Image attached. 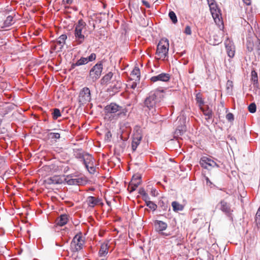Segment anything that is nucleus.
<instances>
[{
  "mask_svg": "<svg viewBox=\"0 0 260 260\" xmlns=\"http://www.w3.org/2000/svg\"><path fill=\"white\" fill-rule=\"evenodd\" d=\"M165 90L161 88L151 91L144 101V106L149 110H155L164 98Z\"/></svg>",
  "mask_w": 260,
  "mask_h": 260,
  "instance_id": "obj_1",
  "label": "nucleus"
},
{
  "mask_svg": "<svg viewBox=\"0 0 260 260\" xmlns=\"http://www.w3.org/2000/svg\"><path fill=\"white\" fill-rule=\"evenodd\" d=\"M87 26L83 19H79L75 25L74 35L75 42L77 45L82 44L86 38L85 34Z\"/></svg>",
  "mask_w": 260,
  "mask_h": 260,
  "instance_id": "obj_2",
  "label": "nucleus"
},
{
  "mask_svg": "<svg viewBox=\"0 0 260 260\" xmlns=\"http://www.w3.org/2000/svg\"><path fill=\"white\" fill-rule=\"evenodd\" d=\"M104 111L107 115L117 113V116L120 118L125 117L127 113V109L126 108L120 106L114 103H111L105 106Z\"/></svg>",
  "mask_w": 260,
  "mask_h": 260,
  "instance_id": "obj_3",
  "label": "nucleus"
},
{
  "mask_svg": "<svg viewBox=\"0 0 260 260\" xmlns=\"http://www.w3.org/2000/svg\"><path fill=\"white\" fill-rule=\"evenodd\" d=\"M169 48V40L166 38L161 39L157 46L156 54L159 59H164L168 54Z\"/></svg>",
  "mask_w": 260,
  "mask_h": 260,
  "instance_id": "obj_4",
  "label": "nucleus"
},
{
  "mask_svg": "<svg viewBox=\"0 0 260 260\" xmlns=\"http://www.w3.org/2000/svg\"><path fill=\"white\" fill-rule=\"evenodd\" d=\"M103 62L102 61L97 62L90 70L89 77L95 81L100 78L103 71Z\"/></svg>",
  "mask_w": 260,
  "mask_h": 260,
  "instance_id": "obj_5",
  "label": "nucleus"
},
{
  "mask_svg": "<svg viewBox=\"0 0 260 260\" xmlns=\"http://www.w3.org/2000/svg\"><path fill=\"white\" fill-rule=\"evenodd\" d=\"M200 166L204 169L210 170L212 168H219L220 165L216 161L212 159L210 157L203 156L199 161Z\"/></svg>",
  "mask_w": 260,
  "mask_h": 260,
  "instance_id": "obj_6",
  "label": "nucleus"
},
{
  "mask_svg": "<svg viewBox=\"0 0 260 260\" xmlns=\"http://www.w3.org/2000/svg\"><path fill=\"white\" fill-rule=\"evenodd\" d=\"M91 92L89 88L83 87L80 91L78 96V102L80 105L89 103L91 100Z\"/></svg>",
  "mask_w": 260,
  "mask_h": 260,
  "instance_id": "obj_7",
  "label": "nucleus"
},
{
  "mask_svg": "<svg viewBox=\"0 0 260 260\" xmlns=\"http://www.w3.org/2000/svg\"><path fill=\"white\" fill-rule=\"evenodd\" d=\"M94 161L95 159L91 155L88 153L85 154L83 162L89 173L91 174H93L95 172Z\"/></svg>",
  "mask_w": 260,
  "mask_h": 260,
  "instance_id": "obj_8",
  "label": "nucleus"
},
{
  "mask_svg": "<svg viewBox=\"0 0 260 260\" xmlns=\"http://www.w3.org/2000/svg\"><path fill=\"white\" fill-rule=\"evenodd\" d=\"M77 176L74 174L68 175L65 179L67 183L70 185H80L86 183V181L84 177L75 178Z\"/></svg>",
  "mask_w": 260,
  "mask_h": 260,
  "instance_id": "obj_9",
  "label": "nucleus"
},
{
  "mask_svg": "<svg viewBox=\"0 0 260 260\" xmlns=\"http://www.w3.org/2000/svg\"><path fill=\"white\" fill-rule=\"evenodd\" d=\"M96 58V54L94 53H91L88 57H81L75 63H73L71 65V69H74L77 66H80L85 64L88 62L93 61Z\"/></svg>",
  "mask_w": 260,
  "mask_h": 260,
  "instance_id": "obj_10",
  "label": "nucleus"
},
{
  "mask_svg": "<svg viewBox=\"0 0 260 260\" xmlns=\"http://www.w3.org/2000/svg\"><path fill=\"white\" fill-rule=\"evenodd\" d=\"M170 75L168 73H161L157 75L152 76L150 78V80L152 82H156L157 81H161L167 82L170 80Z\"/></svg>",
  "mask_w": 260,
  "mask_h": 260,
  "instance_id": "obj_11",
  "label": "nucleus"
},
{
  "mask_svg": "<svg viewBox=\"0 0 260 260\" xmlns=\"http://www.w3.org/2000/svg\"><path fill=\"white\" fill-rule=\"evenodd\" d=\"M141 182V177L139 175H134L130 181L128 188L130 189V191L133 192L135 191Z\"/></svg>",
  "mask_w": 260,
  "mask_h": 260,
  "instance_id": "obj_12",
  "label": "nucleus"
},
{
  "mask_svg": "<svg viewBox=\"0 0 260 260\" xmlns=\"http://www.w3.org/2000/svg\"><path fill=\"white\" fill-rule=\"evenodd\" d=\"M225 47L228 56L233 58L235 56V48L233 42L229 39H227L224 42Z\"/></svg>",
  "mask_w": 260,
  "mask_h": 260,
  "instance_id": "obj_13",
  "label": "nucleus"
},
{
  "mask_svg": "<svg viewBox=\"0 0 260 260\" xmlns=\"http://www.w3.org/2000/svg\"><path fill=\"white\" fill-rule=\"evenodd\" d=\"M142 139V134L137 131L134 135L132 142V148L133 152L136 150L138 146L140 144Z\"/></svg>",
  "mask_w": 260,
  "mask_h": 260,
  "instance_id": "obj_14",
  "label": "nucleus"
},
{
  "mask_svg": "<svg viewBox=\"0 0 260 260\" xmlns=\"http://www.w3.org/2000/svg\"><path fill=\"white\" fill-rule=\"evenodd\" d=\"M120 78L119 76H118V78L115 75L114 80H112V84L110 85L109 90L114 92H118L121 87V82L119 80Z\"/></svg>",
  "mask_w": 260,
  "mask_h": 260,
  "instance_id": "obj_15",
  "label": "nucleus"
},
{
  "mask_svg": "<svg viewBox=\"0 0 260 260\" xmlns=\"http://www.w3.org/2000/svg\"><path fill=\"white\" fill-rule=\"evenodd\" d=\"M210 9L211 13L212 14V17H213L215 21H216V19H218L219 21V15L220 13V10L218 8L217 6L216 3H213L212 2L210 3Z\"/></svg>",
  "mask_w": 260,
  "mask_h": 260,
  "instance_id": "obj_16",
  "label": "nucleus"
},
{
  "mask_svg": "<svg viewBox=\"0 0 260 260\" xmlns=\"http://www.w3.org/2000/svg\"><path fill=\"white\" fill-rule=\"evenodd\" d=\"M154 225L156 231L161 232L164 235L168 236L169 235L165 234L162 232V231L165 230L168 226L167 223L160 220H156L154 222Z\"/></svg>",
  "mask_w": 260,
  "mask_h": 260,
  "instance_id": "obj_17",
  "label": "nucleus"
},
{
  "mask_svg": "<svg viewBox=\"0 0 260 260\" xmlns=\"http://www.w3.org/2000/svg\"><path fill=\"white\" fill-rule=\"evenodd\" d=\"M69 216L66 214H61L56 220L55 223L57 225L62 226L69 221Z\"/></svg>",
  "mask_w": 260,
  "mask_h": 260,
  "instance_id": "obj_18",
  "label": "nucleus"
},
{
  "mask_svg": "<svg viewBox=\"0 0 260 260\" xmlns=\"http://www.w3.org/2000/svg\"><path fill=\"white\" fill-rule=\"evenodd\" d=\"M220 210L226 215H229L231 213V209L229 204L224 200H222L219 203Z\"/></svg>",
  "mask_w": 260,
  "mask_h": 260,
  "instance_id": "obj_19",
  "label": "nucleus"
},
{
  "mask_svg": "<svg viewBox=\"0 0 260 260\" xmlns=\"http://www.w3.org/2000/svg\"><path fill=\"white\" fill-rule=\"evenodd\" d=\"M14 23L13 17L8 16L4 21L0 22V28H4L11 26Z\"/></svg>",
  "mask_w": 260,
  "mask_h": 260,
  "instance_id": "obj_20",
  "label": "nucleus"
},
{
  "mask_svg": "<svg viewBox=\"0 0 260 260\" xmlns=\"http://www.w3.org/2000/svg\"><path fill=\"white\" fill-rule=\"evenodd\" d=\"M101 200L98 198H95L92 196L88 197L86 199V203L88 207L93 208L95 206L99 204Z\"/></svg>",
  "mask_w": 260,
  "mask_h": 260,
  "instance_id": "obj_21",
  "label": "nucleus"
},
{
  "mask_svg": "<svg viewBox=\"0 0 260 260\" xmlns=\"http://www.w3.org/2000/svg\"><path fill=\"white\" fill-rule=\"evenodd\" d=\"M114 76L112 72H109L103 77L101 80L102 83L106 85L109 84L111 80H114Z\"/></svg>",
  "mask_w": 260,
  "mask_h": 260,
  "instance_id": "obj_22",
  "label": "nucleus"
},
{
  "mask_svg": "<svg viewBox=\"0 0 260 260\" xmlns=\"http://www.w3.org/2000/svg\"><path fill=\"white\" fill-rule=\"evenodd\" d=\"M84 242L85 237L83 236L81 232H79L73 238L71 244H81Z\"/></svg>",
  "mask_w": 260,
  "mask_h": 260,
  "instance_id": "obj_23",
  "label": "nucleus"
},
{
  "mask_svg": "<svg viewBox=\"0 0 260 260\" xmlns=\"http://www.w3.org/2000/svg\"><path fill=\"white\" fill-rule=\"evenodd\" d=\"M62 182V179L59 176H54L47 180V183L49 184H60Z\"/></svg>",
  "mask_w": 260,
  "mask_h": 260,
  "instance_id": "obj_24",
  "label": "nucleus"
},
{
  "mask_svg": "<svg viewBox=\"0 0 260 260\" xmlns=\"http://www.w3.org/2000/svg\"><path fill=\"white\" fill-rule=\"evenodd\" d=\"M67 39V36L65 34L60 35L56 40V45H59V50H61L66 44V41Z\"/></svg>",
  "mask_w": 260,
  "mask_h": 260,
  "instance_id": "obj_25",
  "label": "nucleus"
},
{
  "mask_svg": "<svg viewBox=\"0 0 260 260\" xmlns=\"http://www.w3.org/2000/svg\"><path fill=\"white\" fill-rule=\"evenodd\" d=\"M201 110L202 111L204 115L207 116L206 118V120L210 119L212 117V111L210 109L208 106H207L206 108L202 107H200Z\"/></svg>",
  "mask_w": 260,
  "mask_h": 260,
  "instance_id": "obj_26",
  "label": "nucleus"
},
{
  "mask_svg": "<svg viewBox=\"0 0 260 260\" xmlns=\"http://www.w3.org/2000/svg\"><path fill=\"white\" fill-rule=\"evenodd\" d=\"M251 81L254 87L258 86V81L257 74L254 70H252L251 72Z\"/></svg>",
  "mask_w": 260,
  "mask_h": 260,
  "instance_id": "obj_27",
  "label": "nucleus"
},
{
  "mask_svg": "<svg viewBox=\"0 0 260 260\" xmlns=\"http://www.w3.org/2000/svg\"><path fill=\"white\" fill-rule=\"evenodd\" d=\"M220 38L216 35H213L210 40V44L212 45H217L221 42Z\"/></svg>",
  "mask_w": 260,
  "mask_h": 260,
  "instance_id": "obj_28",
  "label": "nucleus"
},
{
  "mask_svg": "<svg viewBox=\"0 0 260 260\" xmlns=\"http://www.w3.org/2000/svg\"><path fill=\"white\" fill-rule=\"evenodd\" d=\"M109 247L108 245H102L99 252V255L100 256H105L108 252Z\"/></svg>",
  "mask_w": 260,
  "mask_h": 260,
  "instance_id": "obj_29",
  "label": "nucleus"
},
{
  "mask_svg": "<svg viewBox=\"0 0 260 260\" xmlns=\"http://www.w3.org/2000/svg\"><path fill=\"white\" fill-rule=\"evenodd\" d=\"M83 245H70L69 250L73 253L78 252L83 248Z\"/></svg>",
  "mask_w": 260,
  "mask_h": 260,
  "instance_id": "obj_30",
  "label": "nucleus"
},
{
  "mask_svg": "<svg viewBox=\"0 0 260 260\" xmlns=\"http://www.w3.org/2000/svg\"><path fill=\"white\" fill-rule=\"evenodd\" d=\"M158 205L163 211H167L169 207L168 203L161 200L158 201Z\"/></svg>",
  "mask_w": 260,
  "mask_h": 260,
  "instance_id": "obj_31",
  "label": "nucleus"
},
{
  "mask_svg": "<svg viewBox=\"0 0 260 260\" xmlns=\"http://www.w3.org/2000/svg\"><path fill=\"white\" fill-rule=\"evenodd\" d=\"M169 16L172 22L174 24L177 23L178 20L176 14L172 11H171L169 13Z\"/></svg>",
  "mask_w": 260,
  "mask_h": 260,
  "instance_id": "obj_32",
  "label": "nucleus"
},
{
  "mask_svg": "<svg viewBox=\"0 0 260 260\" xmlns=\"http://www.w3.org/2000/svg\"><path fill=\"white\" fill-rule=\"evenodd\" d=\"M196 100L197 102L199 104L200 107H201L204 104V101L200 93H198L196 94Z\"/></svg>",
  "mask_w": 260,
  "mask_h": 260,
  "instance_id": "obj_33",
  "label": "nucleus"
},
{
  "mask_svg": "<svg viewBox=\"0 0 260 260\" xmlns=\"http://www.w3.org/2000/svg\"><path fill=\"white\" fill-rule=\"evenodd\" d=\"M172 206L173 210L175 211H181L182 210V207L178 202L174 201L172 203Z\"/></svg>",
  "mask_w": 260,
  "mask_h": 260,
  "instance_id": "obj_34",
  "label": "nucleus"
},
{
  "mask_svg": "<svg viewBox=\"0 0 260 260\" xmlns=\"http://www.w3.org/2000/svg\"><path fill=\"white\" fill-rule=\"evenodd\" d=\"M233 88V82L231 80H228L226 83V89L228 93H231Z\"/></svg>",
  "mask_w": 260,
  "mask_h": 260,
  "instance_id": "obj_35",
  "label": "nucleus"
},
{
  "mask_svg": "<svg viewBox=\"0 0 260 260\" xmlns=\"http://www.w3.org/2000/svg\"><path fill=\"white\" fill-rule=\"evenodd\" d=\"M61 113L59 109L55 108L52 113V117L54 119H57L58 117L61 116Z\"/></svg>",
  "mask_w": 260,
  "mask_h": 260,
  "instance_id": "obj_36",
  "label": "nucleus"
},
{
  "mask_svg": "<svg viewBox=\"0 0 260 260\" xmlns=\"http://www.w3.org/2000/svg\"><path fill=\"white\" fill-rule=\"evenodd\" d=\"M48 137L51 139H58L60 138V135L58 133H50L48 134Z\"/></svg>",
  "mask_w": 260,
  "mask_h": 260,
  "instance_id": "obj_37",
  "label": "nucleus"
},
{
  "mask_svg": "<svg viewBox=\"0 0 260 260\" xmlns=\"http://www.w3.org/2000/svg\"><path fill=\"white\" fill-rule=\"evenodd\" d=\"M131 75L139 78L140 76V71L138 67H135L132 71Z\"/></svg>",
  "mask_w": 260,
  "mask_h": 260,
  "instance_id": "obj_38",
  "label": "nucleus"
},
{
  "mask_svg": "<svg viewBox=\"0 0 260 260\" xmlns=\"http://www.w3.org/2000/svg\"><path fill=\"white\" fill-rule=\"evenodd\" d=\"M248 110L250 113H254L256 110V106L254 103H251L248 107Z\"/></svg>",
  "mask_w": 260,
  "mask_h": 260,
  "instance_id": "obj_39",
  "label": "nucleus"
},
{
  "mask_svg": "<svg viewBox=\"0 0 260 260\" xmlns=\"http://www.w3.org/2000/svg\"><path fill=\"white\" fill-rule=\"evenodd\" d=\"M146 205L153 211L156 210L157 207V205L152 201L148 202Z\"/></svg>",
  "mask_w": 260,
  "mask_h": 260,
  "instance_id": "obj_40",
  "label": "nucleus"
},
{
  "mask_svg": "<svg viewBox=\"0 0 260 260\" xmlns=\"http://www.w3.org/2000/svg\"><path fill=\"white\" fill-rule=\"evenodd\" d=\"M246 45L247 48L249 52H251L254 50V44L252 42H251L250 41H248L247 42Z\"/></svg>",
  "mask_w": 260,
  "mask_h": 260,
  "instance_id": "obj_41",
  "label": "nucleus"
},
{
  "mask_svg": "<svg viewBox=\"0 0 260 260\" xmlns=\"http://www.w3.org/2000/svg\"><path fill=\"white\" fill-rule=\"evenodd\" d=\"M254 50L257 51V54H260V40L257 39L254 44Z\"/></svg>",
  "mask_w": 260,
  "mask_h": 260,
  "instance_id": "obj_42",
  "label": "nucleus"
},
{
  "mask_svg": "<svg viewBox=\"0 0 260 260\" xmlns=\"http://www.w3.org/2000/svg\"><path fill=\"white\" fill-rule=\"evenodd\" d=\"M226 119L230 122L233 121L234 120V115L232 113H229L226 115Z\"/></svg>",
  "mask_w": 260,
  "mask_h": 260,
  "instance_id": "obj_43",
  "label": "nucleus"
},
{
  "mask_svg": "<svg viewBox=\"0 0 260 260\" xmlns=\"http://www.w3.org/2000/svg\"><path fill=\"white\" fill-rule=\"evenodd\" d=\"M85 154H83L82 153L79 152L76 154V158L80 159L81 161H83L84 159V156Z\"/></svg>",
  "mask_w": 260,
  "mask_h": 260,
  "instance_id": "obj_44",
  "label": "nucleus"
},
{
  "mask_svg": "<svg viewBox=\"0 0 260 260\" xmlns=\"http://www.w3.org/2000/svg\"><path fill=\"white\" fill-rule=\"evenodd\" d=\"M184 32L187 35H190L191 34V30L190 27L188 25L186 26L185 28Z\"/></svg>",
  "mask_w": 260,
  "mask_h": 260,
  "instance_id": "obj_45",
  "label": "nucleus"
},
{
  "mask_svg": "<svg viewBox=\"0 0 260 260\" xmlns=\"http://www.w3.org/2000/svg\"><path fill=\"white\" fill-rule=\"evenodd\" d=\"M143 200L145 201L146 204L148 202H150V198L147 193H144V195L142 196Z\"/></svg>",
  "mask_w": 260,
  "mask_h": 260,
  "instance_id": "obj_46",
  "label": "nucleus"
},
{
  "mask_svg": "<svg viewBox=\"0 0 260 260\" xmlns=\"http://www.w3.org/2000/svg\"><path fill=\"white\" fill-rule=\"evenodd\" d=\"M142 3L146 8H150V5L146 1L142 0Z\"/></svg>",
  "mask_w": 260,
  "mask_h": 260,
  "instance_id": "obj_47",
  "label": "nucleus"
},
{
  "mask_svg": "<svg viewBox=\"0 0 260 260\" xmlns=\"http://www.w3.org/2000/svg\"><path fill=\"white\" fill-rule=\"evenodd\" d=\"M175 134H177V135H182L183 134V131L179 129H176L175 131Z\"/></svg>",
  "mask_w": 260,
  "mask_h": 260,
  "instance_id": "obj_48",
  "label": "nucleus"
},
{
  "mask_svg": "<svg viewBox=\"0 0 260 260\" xmlns=\"http://www.w3.org/2000/svg\"><path fill=\"white\" fill-rule=\"evenodd\" d=\"M205 180H206V183L207 185H211L212 184V183L211 182V181L210 180V179H209L208 177H206Z\"/></svg>",
  "mask_w": 260,
  "mask_h": 260,
  "instance_id": "obj_49",
  "label": "nucleus"
},
{
  "mask_svg": "<svg viewBox=\"0 0 260 260\" xmlns=\"http://www.w3.org/2000/svg\"><path fill=\"white\" fill-rule=\"evenodd\" d=\"M6 238L4 236H0V242H6Z\"/></svg>",
  "mask_w": 260,
  "mask_h": 260,
  "instance_id": "obj_50",
  "label": "nucleus"
},
{
  "mask_svg": "<svg viewBox=\"0 0 260 260\" xmlns=\"http://www.w3.org/2000/svg\"><path fill=\"white\" fill-rule=\"evenodd\" d=\"M73 0H63V2L65 4L70 5L72 4Z\"/></svg>",
  "mask_w": 260,
  "mask_h": 260,
  "instance_id": "obj_51",
  "label": "nucleus"
},
{
  "mask_svg": "<svg viewBox=\"0 0 260 260\" xmlns=\"http://www.w3.org/2000/svg\"><path fill=\"white\" fill-rule=\"evenodd\" d=\"M139 193L141 194L142 195V196H143V195H144V193H147L144 189L143 188H140V190H139Z\"/></svg>",
  "mask_w": 260,
  "mask_h": 260,
  "instance_id": "obj_52",
  "label": "nucleus"
},
{
  "mask_svg": "<svg viewBox=\"0 0 260 260\" xmlns=\"http://www.w3.org/2000/svg\"><path fill=\"white\" fill-rule=\"evenodd\" d=\"M244 3L246 4L247 5H249L251 3L250 0H243Z\"/></svg>",
  "mask_w": 260,
  "mask_h": 260,
  "instance_id": "obj_53",
  "label": "nucleus"
},
{
  "mask_svg": "<svg viewBox=\"0 0 260 260\" xmlns=\"http://www.w3.org/2000/svg\"><path fill=\"white\" fill-rule=\"evenodd\" d=\"M137 87V83L136 82H133L131 85V88L133 89H135Z\"/></svg>",
  "mask_w": 260,
  "mask_h": 260,
  "instance_id": "obj_54",
  "label": "nucleus"
},
{
  "mask_svg": "<svg viewBox=\"0 0 260 260\" xmlns=\"http://www.w3.org/2000/svg\"><path fill=\"white\" fill-rule=\"evenodd\" d=\"M208 1V3L209 4V6H210V3H215V0H207Z\"/></svg>",
  "mask_w": 260,
  "mask_h": 260,
  "instance_id": "obj_55",
  "label": "nucleus"
},
{
  "mask_svg": "<svg viewBox=\"0 0 260 260\" xmlns=\"http://www.w3.org/2000/svg\"><path fill=\"white\" fill-rule=\"evenodd\" d=\"M155 190H152L151 191V194L152 196H155Z\"/></svg>",
  "mask_w": 260,
  "mask_h": 260,
  "instance_id": "obj_56",
  "label": "nucleus"
},
{
  "mask_svg": "<svg viewBox=\"0 0 260 260\" xmlns=\"http://www.w3.org/2000/svg\"><path fill=\"white\" fill-rule=\"evenodd\" d=\"M4 160V158L3 157L1 156H0V161H1L2 162H3Z\"/></svg>",
  "mask_w": 260,
  "mask_h": 260,
  "instance_id": "obj_57",
  "label": "nucleus"
},
{
  "mask_svg": "<svg viewBox=\"0 0 260 260\" xmlns=\"http://www.w3.org/2000/svg\"><path fill=\"white\" fill-rule=\"evenodd\" d=\"M140 248H141L142 250L143 249V247H140Z\"/></svg>",
  "mask_w": 260,
  "mask_h": 260,
  "instance_id": "obj_58",
  "label": "nucleus"
},
{
  "mask_svg": "<svg viewBox=\"0 0 260 260\" xmlns=\"http://www.w3.org/2000/svg\"><path fill=\"white\" fill-rule=\"evenodd\" d=\"M228 109H226V112H228Z\"/></svg>",
  "mask_w": 260,
  "mask_h": 260,
  "instance_id": "obj_59",
  "label": "nucleus"
}]
</instances>
